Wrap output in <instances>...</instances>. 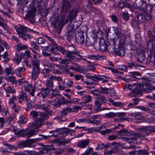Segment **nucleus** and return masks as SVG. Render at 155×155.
Wrapping results in <instances>:
<instances>
[{
    "instance_id": "nucleus-8",
    "label": "nucleus",
    "mask_w": 155,
    "mask_h": 155,
    "mask_svg": "<svg viewBox=\"0 0 155 155\" xmlns=\"http://www.w3.org/2000/svg\"><path fill=\"white\" fill-rule=\"evenodd\" d=\"M75 32V31L72 27H68L67 28L65 35L67 40L70 43L74 41Z\"/></svg>"
},
{
    "instance_id": "nucleus-48",
    "label": "nucleus",
    "mask_w": 155,
    "mask_h": 155,
    "mask_svg": "<svg viewBox=\"0 0 155 155\" xmlns=\"http://www.w3.org/2000/svg\"><path fill=\"white\" fill-rule=\"evenodd\" d=\"M149 37L150 38L151 40H149L147 44H148V42L150 41H155V40H154L155 38V32L154 31H151V32H150ZM147 45L148 44H147Z\"/></svg>"
},
{
    "instance_id": "nucleus-64",
    "label": "nucleus",
    "mask_w": 155,
    "mask_h": 155,
    "mask_svg": "<svg viewBox=\"0 0 155 155\" xmlns=\"http://www.w3.org/2000/svg\"><path fill=\"white\" fill-rule=\"evenodd\" d=\"M30 114L33 118H36L38 116V112L35 111H31Z\"/></svg>"
},
{
    "instance_id": "nucleus-17",
    "label": "nucleus",
    "mask_w": 155,
    "mask_h": 155,
    "mask_svg": "<svg viewBox=\"0 0 155 155\" xmlns=\"http://www.w3.org/2000/svg\"><path fill=\"white\" fill-rule=\"evenodd\" d=\"M35 16V11L30 10L28 12L27 14L25 16V18L26 19H29L31 23L33 24L35 22L34 19Z\"/></svg>"
},
{
    "instance_id": "nucleus-54",
    "label": "nucleus",
    "mask_w": 155,
    "mask_h": 155,
    "mask_svg": "<svg viewBox=\"0 0 155 155\" xmlns=\"http://www.w3.org/2000/svg\"><path fill=\"white\" fill-rule=\"evenodd\" d=\"M39 117L43 121L44 120L47 119L49 118V116L47 114L44 113L43 114H41L39 115Z\"/></svg>"
},
{
    "instance_id": "nucleus-15",
    "label": "nucleus",
    "mask_w": 155,
    "mask_h": 155,
    "mask_svg": "<svg viewBox=\"0 0 155 155\" xmlns=\"http://www.w3.org/2000/svg\"><path fill=\"white\" fill-rule=\"evenodd\" d=\"M78 10L77 9H72L67 19V21H69L70 23L71 22L75 17L77 16Z\"/></svg>"
},
{
    "instance_id": "nucleus-60",
    "label": "nucleus",
    "mask_w": 155,
    "mask_h": 155,
    "mask_svg": "<svg viewBox=\"0 0 155 155\" xmlns=\"http://www.w3.org/2000/svg\"><path fill=\"white\" fill-rule=\"evenodd\" d=\"M12 108L16 112L15 114H16L17 112L20 110L21 107L19 106H16L15 103H13Z\"/></svg>"
},
{
    "instance_id": "nucleus-59",
    "label": "nucleus",
    "mask_w": 155,
    "mask_h": 155,
    "mask_svg": "<svg viewBox=\"0 0 155 155\" xmlns=\"http://www.w3.org/2000/svg\"><path fill=\"white\" fill-rule=\"evenodd\" d=\"M88 122L89 123L97 125L99 124V121L94 119H92V120L88 119Z\"/></svg>"
},
{
    "instance_id": "nucleus-42",
    "label": "nucleus",
    "mask_w": 155,
    "mask_h": 155,
    "mask_svg": "<svg viewBox=\"0 0 155 155\" xmlns=\"http://www.w3.org/2000/svg\"><path fill=\"white\" fill-rule=\"evenodd\" d=\"M89 92L94 96H97L100 95L102 92L99 90L96 89L94 90H90Z\"/></svg>"
},
{
    "instance_id": "nucleus-36",
    "label": "nucleus",
    "mask_w": 155,
    "mask_h": 155,
    "mask_svg": "<svg viewBox=\"0 0 155 155\" xmlns=\"http://www.w3.org/2000/svg\"><path fill=\"white\" fill-rule=\"evenodd\" d=\"M137 154L139 155H149V152L148 150L144 149H140L137 151Z\"/></svg>"
},
{
    "instance_id": "nucleus-31",
    "label": "nucleus",
    "mask_w": 155,
    "mask_h": 155,
    "mask_svg": "<svg viewBox=\"0 0 155 155\" xmlns=\"http://www.w3.org/2000/svg\"><path fill=\"white\" fill-rule=\"evenodd\" d=\"M6 80L10 82L12 84H17V81L15 79V78L13 76H8L5 78Z\"/></svg>"
},
{
    "instance_id": "nucleus-35",
    "label": "nucleus",
    "mask_w": 155,
    "mask_h": 155,
    "mask_svg": "<svg viewBox=\"0 0 155 155\" xmlns=\"http://www.w3.org/2000/svg\"><path fill=\"white\" fill-rule=\"evenodd\" d=\"M71 108L68 107L63 109L62 111L61 112V115L62 116H66L69 112H71Z\"/></svg>"
},
{
    "instance_id": "nucleus-56",
    "label": "nucleus",
    "mask_w": 155,
    "mask_h": 155,
    "mask_svg": "<svg viewBox=\"0 0 155 155\" xmlns=\"http://www.w3.org/2000/svg\"><path fill=\"white\" fill-rule=\"evenodd\" d=\"M145 20H149L153 18V16L151 13H145L144 14Z\"/></svg>"
},
{
    "instance_id": "nucleus-30",
    "label": "nucleus",
    "mask_w": 155,
    "mask_h": 155,
    "mask_svg": "<svg viewBox=\"0 0 155 155\" xmlns=\"http://www.w3.org/2000/svg\"><path fill=\"white\" fill-rule=\"evenodd\" d=\"M97 76H100V79H97V81L96 82H98L99 81L101 80L102 83H108V81L107 80L104 79V78L106 79H110V77H107V76L104 75H97Z\"/></svg>"
},
{
    "instance_id": "nucleus-55",
    "label": "nucleus",
    "mask_w": 155,
    "mask_h": 155,
    "mask_svg": "<svg viewBox=\"0 0 155 155\" xmlns=\"http://www.w3.org/2000/svg\"><path fill=\"white\" fill-rule=\"evenodd\" d=\"M93 151V149L92 148H89L87 149L85 152L81 155H89Z\"/></svg>"
},
{
    "instance_id": "nucleus-32",
    "label": "nucleus",
    "mask_w": 155,
    "mask_h": 155,
    "mask_svg": "<svg viewBox=\"0 0 155 155\" xmlns=\"http://www.w3.org/2000/svg\"><path fill=\"white\" fill-rule=\"evenodd\" d=\"M66 57L67 58V59H63L62 58L60 57V58H61V60L60 63L64 64H68L72 60L74 59L73 58H72V59H71L70 58V57Z\"/></svg>"
},
{
    "instance_id": "nucleus-61",
    "label": "nucleus",
    "mask_w": 155,
    "mask_h": 155,
    "mask_svg": "<svg viewBox=\"0 0 155 155\" xmlns=\"http://www.w3.org/2000/svg\"><path fill=\"white\" fill-rule=\"evenodd\" d=\"M119 69L122 71H127V67L124 65H119L118 68Z\"/></svg>"
},
{
    "instance_id": "nucleus-63",
    "label": "nucleus",
    "mask_w": 155,
    "mask_h": 155,
    "mask_svg": "<svg viewBox=\"0 0 155 155\" xmlns=\"http://www.w3.org/2000/svg\"><path fill=\"white\" fill-rule=\"evenodd\" d=\"M119 146L117 144L112 148V149L111 150V151L113 153H116L118 152L119 150Z\"/></svg>"
},
{
    "instance_id": "nucleus-50",
    "label": "nucleus",
    "mask_w": 155,
    "mask_h": 155,
    "mask_svg": "<svg viewBox=\"0 0 155 155\" xmlns=\"http://www.w3.org/2000/svg\"><path fill=\"white\" fill-rule=\"evenodd\" d=\"M136 134V137H132V138L133 139L137 140L140 139H142L143 138V136L142 135V134L138 133H135Z\"/></svg>"
},
{
    "instance_id": "nucleus-25",
    "label": "nucleus",
    "mask_w": 155,
    "mask_h": 155,
    "mask_svg": "<svg viewBox=\"0 0 155 155\" xmlns=\"http://www.w3.org/2000/svg\"><path fill=\"white\" fill-rule=\"evenodd\" d=\"M43 124V121L39 117L37 118L35 123H33L31 125L32 127L35 128H38L42 125Z\"/></svg>"
},
{
    "instance_id": "nucleus-24",
    "label": "nucleus",
    "mask_w": 155,
    "mask_h": 155,
    "mask_svg": "<svg viewBox=\"0 0 155 155\" xmlns=\"http://www.w3.org/2000/svg\"><path fill=\"white\" fill-rule=\"evenodd\" d=\"M138 5L139 6H137V9L140 11H142L143 12L145 11L147 5L146 2L142 0L139 2Z\"/></svg>"
},
{
    "instance_id": "nucleus-1",
    "label": "nucleus",
    "mask_w": 155,
    "mask_h": 155,
    "mask_svg": "<svg viewBox=\"0 0 155 155\" xmlns=\"http://www.w3.org/2000/svg\"><path fill=\"white\" fill-rule=\"evenodd\" d=\"M19 28L18 27H15V30L17 33L19 37L22 39L27 41V38L30 39L32 37L29 34H25L28 30L32 31L33 32H36L33 30L28 28V27H25L24 25H21L19 24Z\"/></svg>"
},
{
    "instance_id": "nucleus-37",
    "label": "nucleus",
    "mask_w": 155,
    "mask_h": 155,
    "mask_svg": "<svg viewBox=\"0 0 155 155\" xmlns=\"http://www.w3.org/2000/svg\"><path fill=\"white\" fill-rule=\"evenodd\" d=\"M19 54V52L18 53L16 52L15 58L13 59L14 63L17 65H18L19 63L20 62Z\"/></svg>"
},
{
    "instance_id": "nucleus-33",
    "label": "nucleus",
    "mask_w": 155,
    "mask_h": 155,
    "mask_svg": "<svg viewBox=\"0 0 155 155\" xmlns=\"http://www.w3.org/2000/svg\"><path fill=\"white\" fill-rule=\"evenodd\" d=\"M99 47V50L101 51L104 52L106 51L107 48V45L105 44L101 45V41L99 40L98 42Z\"/></svg>"
},
{
    "instance_id": "nucleus-58",
    "label": "nucleus",
    "mask_w": 155,
    "mask_h": 155,
    "mask_svg": "<svg viewBox=\"0 0 155 155\" xmlns=\"http://www.w3.org/2000/svg\"><path fill=\"white\" fill-rule=\"evenodd\" d=\"M113 72L114 73V75L115 76H117L119 78H121V76L119 75V74H124L123 72L119 71L116 70H114Z\"/></svg>"
},
{
    "instance_id": "nucleus-41",
    "label": "nucleus",
    "mask_w": 155,
    "mask_h": 155,
    "mask_svg": "<svg viewBox=\"0 0 155 155\" xmlns=\"http://www.w3.org/2000/svg\"><path fill=\"white\" fill-rule=\"evenodd\" d=\"M5 72L7 74L9 75H13L14 74V72L12 68L11 67L6 68L5 69Z\"/></svg>"
},
{
    "instance_id": "nucleus-16",
    "label": "nucleus",
    "mask_w": 155,
    "mask_h": 155,
    "mask_svg": "<svg viewBox=\"0 0 155 155\" xmlns=\"http://www.w3.org/2000/svg\"><path fill=\"white\" fill-rule=\"evenodd\" d=\"M40 72L39 66L33 67L32 71L31 78L32 80H35L37 78L38 75Z\"/></svg>"
},
{
    "instance_id": "nucleus-46",
    "label": "nucleus",
    "mask_w": 155,
    "mask_h": 155,
    "mask_svg": "<svg viewBox=\"0 0 155 155\" xmlns=\"http://www.w3.org/2000/svg\"><path fill=\"white\" fill-rule=\"evenodd\" d=\"M145 88L140 87H138L137 89H135L134 91L135 92L138 94H140L142 93V91H145Z\"/></svg>"
},
{
    "instance_id": "nucleus-22",
    "label": "nucleus",
    "mask_w": 155,
    "mask_h": 155,
    "mask_svg": "<svg viewBox=\"0 0 155 155\" xmlns=\"http://www.w3.org/2000/svg\"><path fill=\"white\" fill-rule=\"evenodd\" d=\"M117 116H118V118L114 119L115 121L117 122H121L124 121L125 117H126L125 113L124 112H120L116 113Z\"/></svg>"
},
{
    "instance_id": "nucleus-2",
    "label": "nucleus",
    "mask_w": 155,
    "mask_h": 155,
    "mask_svg": "<svg viewBox=\"0 0 155 155\" xmlns=\"http://www.w3.org/2000/svg\"><path fill=\"white\" fill-rule=\"evenodd\" d=\"M13 131L15 134L18 137H26L27 139L35 134V132L34 130H30L27 128L25 130L21 129L19 130H17L14 129Z\"/></svg>"
},
{
    "instance_id": "nucleus-49",
    "label": "nucleus",
    "mask_w": 155,
    "mask_h": 155,
    "mask_svg": "<svg viewBox=\"0 0 155 155\" xmlns=\"http://www.w3.org/2000/svg\"><path fill=\"white\" fill-rule=\"evenodd\" d=\"M31 63L33 67L39 66V61L38 60H31Z\"/></svg>"
},
{
    "instance_id": "nucleus-53",
    "label": "nucleus",
    "mask_w": 155,
    "mask_h": 155,
    "mask_svg": "<svg viewBox=\"0 0 155 155\" xmlns=\"http://www.w3.org/2000/svg\"><path fill=\"white\" fill-rule=\"evenodd\" d=\"M137 18L141 22H144L145 21L144 14L138 15L137 16Z\"/></svg>"
},
{
    "instance_id": "nucleus-23",
    "label": "nucleus",
    "mask_w": 155,
    "mask_h": 155,
    "mask_svg": "<svg viewBox=\"0 0 155 155\" xmlns=\"http://www.w3.org/2000/svg\"><path fill=\"white\" fill-rule=\"evenodd\" d=\"M55 48L57 50L61 52L63 55H65V57H69L68 50L60 45H56Z\"/></svg>"
},
{
    "instance_id": "nucleus-29",
    "label": "nucleus",
    "mask_w": 155,
    "mask_h": 155,
    "mask_svg": "<svg viewBox=\"0 0 155 155\" xmlns=\"http://www.w3.org/2000/svg\"><path fill=\"white\" fill-rule=\"evenodd\" d=\"M71 7V4L67 1L64 0L62 8L63 10L67 12Z\"/></svg>"
},
{
    "instance_id": "nucleus-6",
    "label": "nucleus",
    "mask_w": 155,
    "mask_h": 155,
    "mask_svg": "<svg viewBox=\"0 0 155 155\" xmlns=\"http://www.w3.org/2000/svg\"><path fill=\"white\" fill-rule=\"evenodd\" d=\"M129 44L130 46V49L129 50L130 54L132 56L135 54L137 55V54L140 51V50L141 48L140 44L137 43L134 46L133 43L132 42H130Z\"/></svg>"
},
{
    "instance_id": "nucleus-10",
    "label": "nucleus",
    "mask_w": 155,
    "mask_h": 155,
    "mask_svg": "<svg viewBox=\"0 0 155 155\" xmlns=\"http://www.w3.org/2000/svg\"><path fill=\"white\" fill-rule=\"evenodd\" d=\"M75 39L79 44L82 45L84 42V32L81 30L77 31L75 34Z\"/></svg>"
},
{
    "instance_id": "nucleus-21",
    "label": "nucleus",
    "mask_w": 155,
    "mask_h": 155,
    "mask_svg": "<svg viewBox=\"0 0 155 155\" xmlns=\"http://www.w3.org/2000/svg\"><path fill=\"white\" fill-rule=\"evenodd\" d=\"M114 40L115 39H114L111 40L109 42L110 45H107V50L109 53H113L115 50V46Z\"/></svg>"
},
{
    "instance_id": "nucleus-28",
    "label": "nucleus",
    "mask_w": 155,
    "mask_h": 155,
    "mask_svg": "<svg viewBox=\"0 0 155 155\" xmlns=\"http://www.w3.org/2000/svg\"><path fill=\"white\" fill-rule=\"evenodd\" d=\"M48 89H46V88H41L40 90V91L37 94V95H40V97H42L43 99L45 98L48 95V93L47 91Z\"/></svg>"
},
{
    "instance_id": "nucleus-18",
    "label": "nucleus",
    "mask_w": 155,
    "mask_h": 155,
    "mask_svg": "<svg viewBox=\"0 0 155 155\" xmlns=\"http://www.w3.org/2000/svg\"><path fill=\"white\" fill-rule=\"evenodd\" d=\"M46 89H48V91H52V89L54 87L53 83V80L51 77H50L48 79H47L45 83Z\"/></svg>"
},
{
    "instance_id": "nucleus-51",
    "label": "nucleus",
    "mask_w": 155,
    "mask_h": 155,
    "mask_svg": "<svg viewBox=\"0 0 155 155\" xmlns=\"http://www.w3.org/2000/svg\"><path fill=\"white\" fill-rule=\"evenodd\" d=\"M80 24H78L77 21H76L75 22H74L73 24L69 27H72L73 29L75 31L76 29H77V28L80 26Z\"/></svg>"
},
{
    "instance_id": "nucleus-14",
    "label": "nucleus",
    "mask_w": 155,
    "mask_h": 155,
    "mask_svg": "<svg viewBox=\"0 0 155 155\" xmlns=\"http://www.w3.org/2000/svg\"><path fill=\"white\" fill-rule=\"evenodd\" d=\"M140 51L137 54L136 56L137 61L140 63H143L145 61L146 57L145 55V51L143 50H140Z\"/></svg>"
},
{
    "instance_id": "nucleus-7",
    "label": "nucleus",
    "mask_w": 155,
    "mask_h": 155,
    "mask_svg": "<svg viewBox=\"0 0 155 155\" xmlns=\"http://www.w3.org/2000/svg\"><path fill=\"white\" fill-rule=\"evenodd\" d=\"M23 86L25 91L29 92L30 94L32 96H34V92H35V87L32 85L31 84L28 83L27 81H25L23 82Z\"/></svg>"
},
{
    "instance_id": "nucleus-43",
    "label": "nucleus",
    "mask_w": 155,
    "mask_h": 155,
    "mask_svg": "<svg viewBox=\"0 0 155 155\" xmlns=\"http://www.w3.org/2000/svg\"><path fill=\"white\" fill-rule=\"evenodd\" d=\"M153 7L151 4H148L147 5L146 8L145 9V11L144 12H147L148 11L150 13H151L153 11Z\"/></svg>"
},
{
    "instance_id": "nucleus-26",
    "label": "nucleus",
    "mask_w": 155,
    "mask_h": 155,
    "mask_svg": "<svg viewBox=\"0 0 155 155\" xmlns=\"http://www.w3.org/2000/svg\"><path fill=\"white\" fill-rule=\"evenodd\" d=\"M18 98L19 99L18 102L20 103H21L25 100L27 101V95L25 92H21L18 95Z\"/></svg>"
},
{
    "instance_id": "nucleus-57",
    "label": "nucleus",
    "mask_w": 155,
    "mask_h": 155,
    "mask_svg": "<svg viewBox=\"0 0 155 155\" xmlns=\"http://www.w3.org/2000/svg\"><path fill=\"white\" fill-rule=\"evenodd\" d=\"M81 107L80 106H75L73 108H71V112H77L79 110L81 109Z\"/></svg>"
},
{
    "instance_id": "nucleus-47",
    "label": "nucleus",
    "mask_w": 155,
    "mask_h": 155,
    "mask_svg": "<svg viewBox=\"0 0 155 155\" xmlns=\"http://www.w3.org/2000/svg\"><path fill=\"white\" fill-rule=\"evenodd\" d=\"M99 77H100V76H97V75H95L94 76H90V75H87V76H86V77L87 78H89V79H91L93 81H96V82L97 81V79H100V78Z\"/></svg>"
},
{
    "instance_id": "nucleus-4",
    "label": "nucleus",
    "mask_w": 155,
    "mask_h": 155,
    "mask_svg": "<svg viewBox=\"0 0 155 155\" xmlns=\"http://www.w3.org/2000/svg\"><path fill=\"white\" fill-rule=\"evenodd\" d=\"M69 49L68 53L69 56L70 58H74L76 56H77L78 57L77 58L78 59H81V60L86 61L87 60L84 58L80 54V53L73 45H71L69 47Z\"/></svg>"
},
{
    "instance_id": "nucleus-34",
    "label": "nucleus",
    "mask_w": 155,
    "mask_h": 155,
    "mask_svg": "<svg viewBox=\"0 0 155 155\" xmlns=\"http://www.w3.org/2000/svg\"><path fill=\"white\" fill-rule=\"evenodd\" d=\"M16 49L18 51L25 50L27 48V45H24L20 43L15 45Z\"/></svg>"
},
{
    "instance_id": "nucleus-9",
    "label": "nucleus",
    "mask_w": 155,
    "mask_h": 155,
    "mask_svg": "<svg viewBox=\"0 0 155 155\" xmlns=\"http://www.w3.org/2000/svg\"><path fill=\"white\" fill-rule=\"evenodd\" d=\"M143 133L144 136L149 135L152 132L155 133V127H145L140 128L139 129Z\"/></svg>"
},
{
    "instance_id": "nucleus-3",
    "label": "nucleus",
    "mask_w": 155,
    "mask_h": 155,
    "mask_svg": "<svg viewBox=\"0 0 155 155\" xmlns=\"http://www.w3.org/2000/svg\"><path fill=\"white\" fill-rule=\"evenodd\" d=\"M147 48L150 50L147 60H149V62L155 61V41H149L147 45Z\"/></svg>"
},
{
    "instance_id": "nucleus-39",
    "label": "nucleus",
    "mask_w": 155,
    "mask_h": 155,
    "mask_svg": "<svg viewBox=\"0 0 155 155\" xmlns=\"http://www.w3.org/2000/svg\"><path fill=\"white\" fill-rule=\"evenodd\" d=\"M53 80H54L56 81H57L58 82V83H61V82H63L62 84H63L64 82H63L62 78L61 77H57L55 76H54L53 75L51 76Z\"/></svg>"
},
{
    "instance_id": "nucleus-62",
    "label": "nucleus",
    "mask_w": 155,
    "mask_h": 155,
    "mask_svg": "<svg viewBox=\"0 0 155 155\" xmlns=\"http://www.w3.org/2000/svg\"><path fill=\"white\" fill-rule=\"evenodd\" d=\"M50 149L48 148H43L42 150L39 152L41 155H43L45 153H48Z\"/></svg>"
},
{
    "instance_id": "nucleus-44",
    "label": "nucleus",
    "mask_w": 155,
    "mask_h": 155,
    "mask_svg": "<svg viewBox=\"0 0 155 155\" xmlns=\"http://www.w3.org/2000/svg\"><path fill=\"white\" fill-rule=\"evenodd\" d=\"M122 15L125 21H127L129 19V14L127 12H122Z\"/></svg>"
},
{
    "instance_id": "nucleus-12",
    "label": "nucleus",
    "mask_w": 155,
    "mask_h": 155,
    "mask_svg": "<svg viewBox=\"0 0 155 155\" xmlns=\"http://www.w3.org/2000/svg\"><path fill=\"white\" fill-rule=\"evenodd\" d=\"M66 130H67V129H66V127H65L60 128H57L53 130L50 131L49 133H53L52 135L50 137H56L60 134H65V131H67Z\"/></svg>"
},
{
    "instance_id": "nucleus-19",
    "label": "nucleus",
    "mask_w": 155,
    "mask_h": 155,
    "mask_svg": "<svg viewBox=\"0 0 155 155\" xmlns=\"http://www.w3.org/2000/svg\"><path fill=\"white\" fill-rule=\"evenodd\" d=\"M119 7L122 8H129L130 11L133 12L134 8L129 3L125 1H120L119 4Z\"/></svg>"
},
{
    "instance_id": "nucleus-5",
    "label": "nucleus",
    "mask_w": 155,
    "mask_h": 155,
    "mask_svg": "<svg viewBox=\"0 0 155 155\" xmlns=\"http://www.w3.org/2000/svg\"><path fill=\"white\" fill-rule=\"evenodd\" d=\"M38 140L37 138L27 140L19 142L18 144V147L21 149L25 147H32V143H35Z\"/></svg>"
},
{
    "instance_id": "nucleus-52",
    "label": "nucleus",
    "mask_w": 155,
    "mask_h": 155,
    "mask_svg": "<svg viewBox=\"0 0 155 155\" xmlns=\"http://www.w3.org/2000/svg\"><path fill=\"white\" fill-rule=\"evenodd\" d=\"M135 42H136V44L137 43H137L139 42L141 39L140 35L138 33L134 35Z\"/></svg>"
},
{
    "instance_id": "nucleus-13",
    "label": "nucleus",
    "mask_w": 155,
    "mask_h": 155,
    "mask_svg": "<svg viewBox=\"0 0 155 155\" xmlns=\"http://www.w3.org/2000/svg\"><path fill=\"white\" fill-rule=\"evenodd\" d=\"M129 73L130 74V77L124 78V81H135L136 78L139 79V78L137 77V76H140L141 74L140 73L137 71L130 72Z\"/></svg>"
},
{
    "instance_id": "nucleus-20",
    "label": "nucleus",
    "mask_w": 155,
    "mask_h": 155,
    "mask_svg": "<svg viewBox=\"0 0 155 155\" xmlns=\"http://www.w3.org/2000/svg\"><path fill=\"white\" fill-rule=\"evenodd\" d=\"M90 143L89 139H85L84 140H81L78 143L77 147L81 148H84L87 146H88Z\"/></svg>"
},
{
    "instance_id": "nucleus-38",
    "label": "nucleus",
    "mask_w": 155,
    "mask_h": 155,
    "mask_svg": "<svg viewBox=\"0 0 155 155\" xmlns=\"http://www.w3.org/2000/svg\"><path fill=\"white\" fill-rule=\"evenodd\" d=\"M5 90L7 93L13 94L15 92V89L10 86H8L7 88L5 89Z\"/></svg>"
},
{
    "instance_id": "nucleus-40",
    "label": "nucleus",
    "mask_w": 155,
    "mask_h": 155,
    "mask_svg": "<svg viewBox=\"0 0 155 155\" xmlns=\"http://www.w3.org/2000/svg\"><path fill=\"white\" fill-rule=\"evenodd\" d=\"M105 116L107 118H112L117 116V114L113 112H110L106 114H105Z\"/></svg>"
},
{
    "instance_id": "nucleus-45",
    "label": "nucleus",
    "mask_w": 155,
    "mask_h": 155,
    "mask_svg": "<svg viewBox=\"0 0 155 155\" xmlns=\"http://www.w3.org/2000/svg\"><path fill=\"white\" fill-rule=\"evenodd\" d=\"M91 99V97L89 95H85L82 97V100L86 103L90 102Z\"/></svg>"
},
{
    "instance_id": "nucleus-11",
    "label": "nucleus",
    "mask_w": 155,
    "mask_h": 155,
    "mask_svg": "<svg viewBox=\"0 0 155 155\" xmlns=\"http://www.w3.org/2000/svg\"><path fill=\"white\" fill-rule=\"evenodd\" d=\"M52 101H48L44 104H39L36 105L35 108L37 109H41L44 111L48 110L50 108V106L52 104Z\"/></svg>"
},
{
    "instance_id": "nucleus-27",
    "label": "nucleus",
    "mask_w": 155,
    "mask_h": 155,
    "mask_svg": "<svg viewBox=\"0 0 155 155\" xmlns=\"http://www.w3.org/2000/svg\"><path fill=\"white\" fill-rule=\"evenodd\" d=\"M115 54L116 55L124 56L125 55V51L124 48L122 47H120L116 49Z\"/></svg>"
}]
</instances>
